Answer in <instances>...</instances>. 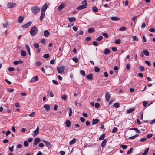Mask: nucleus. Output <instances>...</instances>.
I'll return each mask as SVG.
<instances>
[{
  "instance_id": "nucleus-1",
  "label": "nucleus",
  "mask_w": 155,
  "mask_h": 155,
  "mask_svg": "<svg viewBox=\"0 0 155 155\" xmlns=\"http://www.w3.org/2000/svg\"><path fill=\"white\" fill-rule=\"evenodd\" d=\"M31 10L32 13L35 14L39 12L40 8L37 6H34L31 7Z\"/></svg>"
},
{
  "instance_id": "nucleus-2",
  "label": "nucleus",
  "mask_w": 155,
  "mask_h": 155,
  "mask_svg": "<svg viewBox=\"0 0 155 155\" xmlns=\"http://www.w3.org/2000/svg\"><path fill=\"white\" fill-rule=\"evenodd\" d=\"M37 31L38 29L36 27L34 26L31 28L30 32L31 36H34L36 35Z\"/></svg>"
},
{
  "instance_id": "nucleus-3",
  "label": "nucleus",
  "mask_w": 155,
  "mask_h": 155,
  "mask_svg": "<svg viewBox=\"0 0 155 155\" xmlns=\"http://www.w3.org/2000/svg\"><path fill=\"white\" fill-rule=\"evenodd\" d=\"M57 69L58 72L61 74L64 71V68L63 66H61L58 67Z\"/></svg>"
},
{
  "instance_id": "nucleus-4",
  "label": "nucleus",
  "mask_w": 155,
  "mask_h": 155,
  "mask_svg": "<svg viewBox=\"0 0 155 155\" xmlns=\"http://www.w3.org/2000/svg\"><path fill=\"white\" fill-rule=\"evenodd\" d=\"M39 133V127L38 126L36 129L34 131L32 132V135L34 137L37 136Z\"/></svg>"
},
{
  "instance_id": "nucleus-5",
  "label": "nucleus",
  "mask_w": 155,
  "mask_h": 155,
  "mask_svg": "<svg viewBox=\"0 0 155 155\" xmlns=\"http://www.w3.org/2000/svg\"><path fill=\"white\" fill-rule=\"evenodd\" d=\"M41 141V140L39 138H37L35 139L34 142L33 144V146L34 147L37 144Z\"/></svg>"
},
{
  "instance_id": "nucleus-6",
  "label": "nucleus",
  "mask_w": 155,
  "mask_h": 155,
  "mask_svg": "<svg viewBox=\"0 0 155 155\" xmlns=\"http://www.w3.org/2000/svg\"><path fill=\"white\" fill-rule=\"evenodd\" d=\"M42 141L45 143L46 147H48L49 148L52 147L51 144L49 142L46 141L44 140H42Z\"/></svg>"
},
{
  "instance_id": "nucleus-7",
  "label": "nucleus",
  "mask_w": 155,
  "mask_h": 155,
  "mask_svg": "<svg viewBox=\"0 0 155 155\" xmlns=\"http://www.w3.org/2000/svg\"><path fill=\"white\" fill-rule=\"evenodd\" d=\"M16 6V4L15 3H12L11 2L8 3L7 5L8 8L14 7Z\"/></svg>"
},
{
  "instance_id": "nucleus-8",
  "label": "nucleus",
  "mask_w": 155,
  "mask_h": 155,
  "mask_svg": "<svg viewBox=\"0 0 155 155\" xmlns=\"http://www.w3.org/2000/svg\"><path fill=\"white\" fill-rule=\"evenodd\" d=\"M38 80V78L37 76H34L30 81V82H34L37 81Z\"/></svg>"
},
{
  "instance_id": "nucleus-9",
  "label": "nucleus",
  "mask_w": 155,
  "mask_h": 155,
  "mask_svg": "<svg viewBox=\"0 0 155 155\" xmlns=\"http://www.w3.org/2000/svg\"><path fill=\"white\" fill-rule=\"evenodd\" d=\"M47 4L46 3H45L43 5L41 8V11L42 12H45L47 9Z\"/></svg>"
},
{
  "instance_id": "nucleus-10",
  "label": "nucleus",
  "mask_w": 155,
  "mask_h": 155,
  "mask_svg": "<svg viewBox=\"0 0 155 155\" xmlns=\"http://www.w3.org/2000/svg\"><path fill=\"white\" fill-rule=\"evenodd\" d=\"M32 22H29L23 25H22V27L23 28H28L29 26L31 24Z\"/></svg>"
},
{
  "instance_id": "nucleus-11",
  "label": "nucleus",
  "mask_w": 155,
  "mask_h": 155,
  "mask_svg": "<svg viewBox=\"0 0 155 155\" xmlns=\"http://www.w3.org/2000/svg\"><path fill=\"white\" fill-rule=\"evenodd\" d=\"M105 97L106 100L108 101L110 98V95L109 92H107L105 94Z\"/></svg>"
},
{
  "instance_id": "nucleus-12",
  "label": "nucleus",
  "mask_w": 155,
  "mask_h": 155,
  "mask_svg": "<svg viewBox=\"0 0 155 155\" xmlns=\"http://www.w3.org/2000/svg\"><path fill=\"white\" fill-rule=\"evenodd\" d=\"M65 4L64 3H62L60 5L59 7H58V9L59 10H61L65 7Z\"/></svg>"
},
{
  "instance_id": "nucleus-13",
  "label": "nucleus",
  "mask_w": 155,
  "mask_h": 155,
  "mask_svg": "<svg viewBox=\"0 0 155 155\" xmlns=\"http://www.w3.org/2000/svg\"><path fill=\"white\" fill-rule=\"evenodd\" d=\"M24 19V17L21 16H19L18 18V21L19 23H21L23 21Z\"/></svg>"
},
{
  "instance_id": "nucleus-14",
  "label": "nucleus",
  "mask_w": 155,
  "mask_h": 155,
  "mask_svg": "<svg viewBox=\"0 0 155 155\" xmlns=\"http://www.w3.org/2000/svg\"><path fill=\"white\" fill-rule=\"evenodd\" d=\"M107 141V139H105L101 143V146L102 147H104L106 145Z\"/></svg>"
},
{
  "instance_id": "nucleus-15",
  "label": "nucleus",
  "mask_w": 155,
  "mask_h": 155,
  "mask_svg": "<svg viewBox=\"0 0 155 155\" xmlns=\"http://www.w3.org/2000/svg\"><path fill=\"white\" fill-rule=\"evenodd\" d=\"M99 120L98 119H93L92 120V125L95 124L99 122Z\"/></svg>"
},
{
  "instance_id": "nucleus-16",
  "label": "nucleus",
  "mask_w": 155,
  "mask_h": 155,
  "mask_svg": "<svg viewBox=\"0 0 155 155\" xmlns=\"http://www.w3.org/2000/svg\"><path fill=\"white\" fill-rule=\"evenodd\" d=\"M45 13L44 12H42L41 13V15L40 17V19L41 21H42L43 20V18L45 16Z\"/></svg>"
},
{
  "instance_id": "nucleus-17",
  "label": "nucleus",
  "mask_w": 155,
  "mask_h": 155,
  "mask_svg": "<svg viewBox=\"0 0 155 155\" xmlns=\"http://www.w3.org/2000/svg\"><path fill=\"white\" fill-rule=\"evenodd\" d=\"M44 107L45 109L46 110L48 111L50 110V107L48 104H45L44 106Z\"/></svg>"
},
{
  "instance_id": "nucleus-18",
  "label": "nucleus",
  "mask_w": 155,
  "mask_h": 155,
  "mask_svg": "<svg viewBox=\"0 0 155 155\" xmlns=\"http://www.w3.org/2000/svg\"><path fill=\"white\" fill-rule=\"evenodd\" d=\"M86 8L85 6L82 5L78 7L77 8V9L78 10H81L85 8Z\"/></svg>"
},
{
  "instance_id": "nucleus-19",
  "label": "nucleus",
  "mask_w": 155,
  "mask_h": 155,
  "mask_svg": "<svg viewBox=\"0 0 155 155\" xmlns=\"http://www.w3.org/2000/svg\"><path fill=\"white\" fill-rule=\"evenodd\" d=\"M71 122L69 120H67L66 121V125L67 127H69L71 125Z\"/></svg>"
},
{
  "instance_id": "nucleus-20",
  "label": "nucleus",
  "mask_w": 155,
  "mask_h": 155,
  "mask_svg": "<svg viewBox=\"0 0 155 155\" xmlns=\"http://www.w3.org/2000/svg\"><path fill=\"white\" fill-rule=\"evenodd\" d=\"M111 50L108 49H105L104 51V53L105 54H109Z\"/></svg>"
},
{
  "instance_id": "nucleus-21",
  "label": "nucleus",
  "mask_w": 155,
  "mask_h": 155,
  "mask_svg": "<svg viewBox=\"0 0 155 155\" xmlns=\"http://www.w3.org/2000/svg\"><path fill=\"white\" fill-rule=\"evenodd\" d=\"M93 75V74L92 73H91L87 76V78L89 80H92L93 79L92 78Z\"/></svg>"
},
{
  "instance_id": "nucleus-22",
  "label": "nucleus",
  "mask_w": 155,
  "mask_h": 155,
  "mask_svg": "<svg viewBox=\"0 0 155 155\" xmlns=\"http://www.w3.org/2000/svg\"><path fill=\"white\" fill-rule=\"evenodd\" d=\"M68 19L70 22L75 21H76V18L74 17H69Z\"/></svg>"
},
{
  "instance_id": "nucleus-23",
  "label": "nucleus",
  "mask_w": 155,
  "mask_h": 155,
  "mask_svg": "<svg viewBox=\"0 0 155 155\" xmlns=\"http://www.w3.org/2000/svg\"><path fill=\"white\" fill-rule=\"evenodd\" d=\"M76 139L75 138H74V139L70 141L69 142V144L70 145H72L74 143H75L76 142Z\"/></svg>"
},
{
  "instance_id": "nucleus-24",
  "label": "nucleus",
  "mask_w": 155,
  "mask_h": 155,
  "mask_svg": "<svg viewBox=\"0 0 155 155\" xmlns=\"http://www.w3.org/2000/svg\"><path fill=\"white\" fill-rule=\"evenodd\" d=\"M111 19L113 21H118L120 20V18L117 17H111Z\"/></svg>"
},
{
  "instance_id": "nucleus-25",
  "label": "nucleus",
  "mask_w": 155,
  "mask_h": 155,
  "mask_svg": "<svg viewBox=\"0 0 155 155\" xmlns=\"http://www.w3.org/2000/svg\"><path fill=\"white\" fill-rule=\"evenodd\" d=\"M50 33L47 30H45L44 32V35L46 37H48L49 36Z\"/></svg>"
},
{
  "instance_id": "nucleus-26",
  "label": "nucleus",
  "mask_w": 155,
  "mask_h": 155,
  "mask_svg": "<svg viewBox=\"0 0 155 155\" xmlns=\"http://www.w3.org/2000/svg\"><path fill=\"white\" fill-rule=\"evenodd\" d=\"M143 51L145 56H148L149 55V53L147 50L144 49L143 50Z\"/></svg>"
},
{
  "instance_id": "nucleus-27",
  "label": "nucleus",
  "mask_w": 155,
  "mask_h": 155,
  "mask_svg": "<svg viewBox=\"0 0 155 155\" xmlns=\"http://www.w3.org/2000/svg\"><path fill=\"white\" fill-rule=\"evenodd\" d=\"M81 4H82V5H83L86 7H87V3L86 0H84L82 1L81 2Z\"/></svg>"
},
{
  "instance_id": "nucleus-28",
  "label": "nucleus",
  "mask_w": 155,
  "mask_h": 155,
  "mask_svg": "<svg viewBox=\"0 0 155 155\" xmlns=\"http://www.w3.org/2000/svg\"><path fill=\"white\" fill-rule=\"evenodd\" d=\"M149 150V148H147L145 150L144 152L142 154V155H147Z\"/></svg>"
},
{
  "instance_id": "nucleus-29",
  "label": "nucleus",
  "mask_w": 155,
  "mask_h": 155,
  "mask_svg": "<svg viewBox=\"0 0 155 155\" xmlns=\"http://www.w3.org/2000/svg\"><path fill=\"white\" fill-rule=\"evenodd\" d=\"M21 56L25 57L26 55V52L24 51H21Z\"/></svg>"
},
{
  "instance_id": "nucleus-30",
  "label": "nucleus",
  "mask_w": 155,
  "mask_h": 155,
  "mask_svg": "<svg viewBox=\"0 0 155 155\" xmlns=\"http://www.w3.org/2000/svg\"><path fill=\"white\" fill-rule=\"evenodd\" d=\"M130 130H133L136 131L137 133H140V130L137 128H131L130 129Z\"/></svg>"
},
{
  "instance_id": "nucleus-31",
  "label": "nucleus",
  "mask_w": 155,
  "mask_h": 155,
  "mask_svg": "<svg viewBox=\"0 0 155 155\" xmlns=\"http://www.w3.org/2000/svg\"><path fill=\"white\" fill-rule=\"evenodd\" d=\"M92 9L93 11L94 12H97L98 11L97 8L95 6L93 7L92 8Z\"/></svg>"
},
{
  "instance_id": "nucleus-32",
  "label": "nucleus",
  "mask_w": 155,
  "mask_h": 155,
  "mask_svg": "<svg viewBox=\"0 0 155 155\" xmlns=\"http://www.w3.org/2000/svg\"><path fill=\"white\" fill-rule=\"evenodd\" d=\"M105 137V134H102L101 135L99 138V140H103Z\"/></svg>"
},
{
  "instance_id": "nucleus-33",
  "label": "nucleus",
  "mask_w": 155,
  "mask_h": 155,
  "mask_svg": "<svg viewBox=\"0 0 155 155\" xmlns=\"http://www.w3.org/2000/svg\"><path fill=\"white\" fill-rule=\"evenodd\" d=\"M94 31V29L92 28H91L88 29V32L89 33H92Z\"/></svg>"
},
{
  "instance_id": "nucleus-34",
  "label": "nucleus",
  "mask_w": 155,
  "mask_h": 155,
  "mask_svg": "<svg viewBox=\"0 0 155 155\" xmlns=\"http://www.w3.org/2000/svg\"><path fill=\"white\" fill-rule=\"evenodd\" d=\"M8 24L6 22H5L3 24V27L5 28H7V26H8Z\"/></svg>"
},
{
  "instance_id": "nucleus-35",
  "label": "nucleus",
  "mask_w": 155,
  "mask_h": 155,
  "mask_svg": "<svg viewBox=\"0 0 155 155\" xmlns=\"http://www.w3.org/2000/svg\"><path fill=\"white\" fill-rule=\"evenodd\" d=\"M139 135V134H136L135 135H134L133 136L130 137L129 138V139H134L136 137H137Z\"/></svg>"
},
{
  "instance_id": "nucleus-36",
  "label": "nucleus",
  "mask_w": 155,
  "mask_h": 155,
  "mask_svg": "<svg viewBox=\"0 0 155 155\" xmlns=\"http://www.w3.org/2000/svg\"><path fill=\"white\" fill-rule=\"evenodd\" d=\"M127 28L125 27H121L120 28V30L121 31H123L126 30Z\"/></svg>"
},
{
  "instance_id": "nucleus-37",
  "label": "nucleus",
  "mask_w": 155,
  "mask_h": 155,
  "mask_svg": "<svg viewBox=\"0 0 155 155\" xmlns=\"http://www.w3.org/2000/svg\"><path fill=\"white\" fill-rule=\"evenodd\" d=\"M72 60L76 63H77L78 62V59L77 57H73L72 58Z\"/></svg>"
},
{
  "instance_id": "nucleus-38",
  "label": "nucleus",
  "mask_w": 155,
  "mask_h": 155,
  "mask_svg": "<svg viewBox=\"0 0 155 155\" xmlns=\"http://www.w3.org/2000/svg\"><path fill=\"white\" fill-rule=\"evenodd\" d=\"M133 41H138V39L137 38V37L135 36H133L132 37Z\"/></svg>"
},
{
  "instance_id": "nucleus-39",
  "label": "nucleus",
  "mask_w": 155,
  "mask_h": 155,
  "mask_svg": "<svg viewBox=\"0 0 155 155\" xmlns=\"http://www.w3.org/2000/svg\"><path fill=\"white\" fill-rule=\"evenodd\" d=\"M80 73L83 76H85V73L84 71L82 70H81L80 71Z\"/></svg>"
},
{
  "instance_id": "nucleus-40",
  "label": "nucleus",
  "mask_w": 155,
  "mask_h": 155,
  "mask_svg": "<svg viewBox=\"0 0 155 155\" xmlns=\"http://www.w3.org/2000/svg\"><path fill=\"white\" fill-rule=\"evenodd\" d=\"M135 109L133 108H131L130 109H129L127 110V113H130L131 112H132Z\"/></svg>"
},
{
  "instance_id": "nucleus-41",
  "label": "nucleus",
  "mask_w": 155,
  "mask_h": 155,
  "mask_svg": "<svg viewBox=\"0 0 155 155\" xmlns=\"http://www.w3.org/2000/svg\"><path fill=\"white\" fill-rule=\"evenodd\" d=\"M121 42V41L120 39H117L115 41V43L117 44H120Z\"/></svg>"
},
{
  "instance_id": "nucleus-42",
  "label": "nucleus",
  "mask_w": 155,
  "mask_h": 155,
  "mask_svg": "<svg viewBox=\"0 0 155 155\" xmlns=\"http://www.w3.org/2000/svg\"><path fill=\"white\" fill-rule=\"evenodd\" d=\"M113 106H114L116 107V108H118L119 107V103H115L114 104Z\"/></svg>"
},
{
  "instance_id": "nucleus-43",
  "label": "nucleus",
  "mask_w": 155,
  "mask_h": 155,
  "mask_svg": "<svg viewBox=\"0 0 155 155\" xmlns=\"http://www.w3.org/2000/svg\"><path fill=\"white\" fill-rule=\"evenodd\" d=\"M28 145V142L27 141H25L24 142V145L25 147H27Z\"/></svg>"
},
{
  "instance_id": "nucleus-44",
  "label": "nucleus",
  "mask_w": 155,
  "mask_h": 155,
  "mask_svg": "<svg viewBox=\"0 0 155 155\" xmlns=\"http://www.w3.org/2000/svg\"><path fill=\"white\" fill-rule=\"evenodd\" d=\"M25 46L26 48L27 49V51H29L30 50V47L28 45H27V44H26L25 45Z\"/></svg>"
},
{
  "instance_id": "nucleus-45",
  "label": "nucleus",
  "mask_w": 155,
  "mask_h": 155,
  "mask_svg": "<svg viewBox=\"0 0 155 155\" xmlns=\"http://www.w3.org/2000/svg\"><path fill=\"white\" fill-rule=\"evenodd\" d=\"M100 70L99 68L95 67V71L96 72H98L100 71Z\"/></svg>"
},
{
  "instance_id": "nucleus-46",
  "label": "nucleus",
  "mask_w": 155,
  "mask_h": 155,
  "mask_svg": "<svg viewBox=\"0 0 155 155\" xmlns=\"http://www.w3.org/2000/svg\"><path fill=\"white\" fill-rule=\"evenodd\" d=\"M140 70L141 71H143L145 69V68L143 66H140L139 67Z\"/></svg>"
},
{
  "instance_id": "nucleus-47",
  "label": "nucleus",
  "mask_w": 155,
  "mask_h": 155,
  "mask_svg": "<svg viewBox=\"0 0 155 155\" xmlns=\"http://www.w3.org/2000/svg\"><path fill=\"white\" fill-rule=\"evenodd\" d=\"M145 62L146 64L149 66H150L151 65L150 62L146 60L145 61Z\"/></svg>"
},
{
  "instance_id": "nucleus-48",
  "label": "nucleus",
  "mask_w": 155,
  "mask_h": 155,
  "mask_svg": "<svg viewBox=\"0 0 155 155\" xmlns=\"http://www.w3.org/2000/svg\"><path fill=\"white\" fill-rule=\"evenodd\" d=\"M72 109L71 108H70L69 109V115L70 117L71 116V114L72 113Z\"/></svg>"
},
{
  "instance_id": "nucleus-49",
  "label": "nucleus",
  "mask_w": 155,
  "mask_h": 155,
  "mask_svg": "<svg viewBox=\"0 0 155 155\" xmlns=\"http://www.w3.org/2000/svg\"><path fill=\"white\" fill-rule=\"evenodd\" d=\"M39 46V45L37 43H35L34 44V47L35 48H38Z\"/></svg>"
},
{
  "instance_id": "nucleus-50",
  "label": "nucleus",
  "mask_w": 155,
  "mask_h": 155,
  "mask_svg": "<svg viewBox=\"0 0 155 155\" xmlns=\"http://www.w3.org/2000/svg\"><path fill=\"white\" fill-rule=\"evenodd\" d=\"M61 98L64 100H66L67 99V97L65 95H63L61 97Z\"/></svg>"
},
{
  "instance_id": "nucleus-51",
  "label": "nucleus",
  "mask_w": 155,
  "mask_h": 155,
  "mask_svg": "<svg viewBox=\"0 0 155 155\" xmlns=\"http://www.w3.org/2000/svg\"><path fill=\"white\" fill-rule=\"evenodd\" d=\"M133 150V149L132 148H130V149L127 152V154H130L131 153Z\"/></svg>"
},
{
  "instance_id": "nucleus-52",
  "label": "nucleus",
  "mask_w": 155,
  "mask_h": 155,
  "mask_svg": "<svg viewBox=\"0 0 155 155\" xmlns=\"http://www.w3.org/2000/svg\"><path fill=\"white\" fill-rule=\"evenodd\" d=\"M103 37L102 36H100L99 37L97 38L96 40L98 41H100L103 38Z\"/></svg>"
},
{
  "instance_id": "nucleus-53",
  "label": "nucleus",
  "mask_w": 155,
  "mask_h": 155,
  "mask_svg": "<svg viewBox=\"0 0 155 155\" xmlns=\"http://www.w3.org/2000/svg\"><path fill=\"white\" fill-rule=\"evenodd\" d=\"M73 29L74 31H77L78 30V28L76 26H73Z\"/></svg>"
},
{
  "instance_id": "nucleus-54",
  "label": "nucleus",
  "mask_w": 155,
  "mask_h": 155,
  "mask_svg": "<svg viewBox=\"0 0 155 155\" xmlns=\"http://www.w3.org/2000/svg\"><path fill=\"white\" fill-rule=\"evenodd\" d=\"M35 113L33 112L29 115V116L31 117H33L35 116Z\"/></svg>"
},
{
  "instance_id": "nucleus-55",
  "label": "nucleus",
  "mask_w": 155,
  "mask_h": 155,
  "mask_svg": "<svg viewBox=\"0 0 155 155\" xmlns=\"http://www.w3.org/2000/svg\"><path fill=\"white\" fill-rule=\"evenodd\" d=\"M117 129L116 127H114L112 130V133H114L117 131Z\"/></svg>"
},
{
  "instance_id": "nucleus-56",
  "label": "nucleus",
  "mask_w": 155,
  "mask_h": 155,
  "mask_svg": "<svg viewBox=\"0 0 155 155\" xmlns=\"http://www.w3.org/2000/svg\"><path fill=\"white\" fill-rule=\"evenodd\" d=\"M80 120L82 122H84L85 121V119L83 117H81L80 118Z\"/></svg>"
},
{
  "instance_id": "nucleus-57",
  "label": "nucleus",
  "mask_w": 155,
  "mask_h": 155,
  "mask_svg": "<svg viewBox=\"0 0 155 155\" xmlns=\"http://www.w3.org/2000/svg\"><path fill=\"white\" fill-rule=\"evenodd\" d=\"M130 64H127V65H126V69L127 70H129L130 69Z\"/></svg>"
},
{
  "instance_id": "nucleus-58",
  "label": "nucleus",
  "mask_w": 155,
  "mask_h": 155,
  "mask_svg": "<svg viewBox=\"0 0 155 155\" xmlns=\"http://www.w3.org/2000/svg\"><path fill=\"white\" fill-rule=\"evenodd\" d=\"M93 45L95 46H98V44L97 42V41H94L93 43Z\"/></svg>"
},
{
  "instance_id": "nucleus-59",
  "label": "nucleus",
  "mask_w": 155,
  "mask_h": 155,
  "mask_svg": "<svg viewBox=\"0 0 155 155\" xmlns=\"http://www.w3.org/2000/svg\"><path fill=\"white\" fill-rule=\"evenodd\" d=\"M102 35L106 38H107L108 36V35L106 33H103L102 34Z\"/></svg>"
},
{
  "instance_id": "nucleus-60",
  "label": "nucleus",
  "mask_w": 155,
  "mask_h": 155,
  "mask_svg": "<svg viewBox=\"0 0 155 155\" xmlns=\"http://www.w3.org/2000/svg\"><path fill=\"white\" fill-rule=\"evenodd\" d=\"M152 136V134H148L147 136V138L149 139Z\"/></svg>"
},
{
  "instance_id": "nucleus-61",
  "label": "nucleus",
  "mask_w": 155,
  "mask_h": 155,
  "mask_svg": "<svg viewBox=\"0 0 155 155\" xmlns=\"http://www.w3.org/2000/svg\"><path fill=\"white\" fill-rule=\"evenodd\" d=\"M52 82L54 84L56 85H58L59 84L58 83V82L54 80H53L52 81Z\"/></svg>"
},
{
  "instance_id": "nucleus-62",
  "label": "nucleus",
  "mask_w": 155,
  "mask_h": 155,
  "mask_svg": "<svg viewBox=\"0 0 155 155\" xmlns=\"http://www.w3.org/2000/svg\"><path fill=\"white\" fill-rule=\"evenodd\" d=\"M121 147L123 149H125L127 148V146L126 145H123L121 146Z\"/></svg>"
},
{
  "instance_id": "nucleus-63",
  "label": "nucleus",
  "mask_w": 155,
  "mask_h": 155,
  "mask_svg": "<svg viewBox=\"0 0 155 155\" xmlns=\"http://www.w3.org/2000/svg\"><path fill=\"white\" fill-rule=\"evenodd\" d=\"M8 70L9 71H12L14 70V68L12 67H10L8 68Z\"/></svg>"
},
{
  "instance_id": "nucleus-64",
  "label": "nucleus",
  "mask_w": 155,
  "mask_h": 155,
  "mask_svg": "<svg viewBox=\"0 0 155 155\" xmlns=\"http://www.w3.org/2000/svg\"><path fill=\"white\" fill-rule=\"evenodd\" d=\"M59 153L61 155H64L65 154V152L63 151H60Z\"/></svg>"
}]
</instances>
